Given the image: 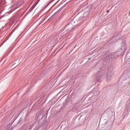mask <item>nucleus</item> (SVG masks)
Segmentation results:
<instances>
[{
    "label": "nucleus",
    "mask_w": 130,
    "mask_h": 130,
    "mask_svg": "<svg viewBox=\"0 0 130 130\" xmlns=\"http://www.w3.org/2000/svg\"><path fill=\"white\" fill-rule=\"evenodd\" d=\"M74 28V26L73 25H71V22H70L64 28H62L61 31H62L63 33L64 32H67V31H71V29H73Z\"/></svg>",
    "instance_id": "f257e3e1"
},
{
    "label": "nucleus",
    "mask_w": 130,
    "mask_h": 130,
    "mask_svg": "<svg viewBox=\"0 0 130 130\" xmlns=\"http://www.w3.org/2000/svg\"><path fill=\"white\" fill-rule=\"evenodd\" d=\"M107 56L106 57V59H112L113 58H115V53H107Z\"/></svg>",
    "instance_id": "f03ea898"
},
{
    "label": "nucleus",
    "mask_w": 130,
    "mask_h": 130,
    "mask_svg": "<svg viewBox=\"0 0 130 130\" xmlns=\"http://www.w3.org/2000/svg\"><path fill=\"white\" fill-rule=\"evenodd\" d=\"M78 22H79V21L77 20V18H74L70 22V25L71 26L72 25V26H73V27L74 28L78 24Z\"/></svg>",
    "instance_id": "7ed1b4c3"
},
{
    "label": "nucleus",
    "mask_w": 130,
    "mask_h": 130,
    "mask_svg": "<svg viewBox=\"0 0 130 130\" xmlns=\"http://www.w3.org/2000/svg\"><path fill=\"white\" fill-rule=\"evenodd\" d=\"M103 80V75H98L96 78V80L97 82H102Z\"/></svg>",
    "instance_id": "20e7f679"
},
{
    "label": "nucleus",
    "mask_w": 130,
    "mask_h": 130,
    "mask_svg": "<svg viewBox=\"0 0 130 130\" xmlns=\"http://www.w3.org/2000/svg\"><path fill=\"white\" fill-rule=\"evenodd\" d=\"M86 12H85L84 14H83V16H82L81 17H80V20H82V19H83V18L85 17V15H86Z\"/></svg>",
    "instance_id": "39448f33"
},
{
    "label": "nucleus",
    "mask_w": 130,
    "mask_h": 130,
    "mask_svg": "<svg viewBox=\"0 0 130 130\" xmlns=\"http://www.w3.org/2000/svg\"><path fill=\"white\" fill-rule=\"evenodd\" d=\"M17 66H18V64H17L16 63H14L13 65H12L13 68H14V67H17Z\"/></svg>",
    "instance_id": "423d86ee"
},
{
    "label": "nucleus",
    "mask_w": 130,
    "mask_h": 130,
    "mask_svg": "<svg viewBox=\"0 0 130 130\" xmlns=\"http://www.w3.org/2000/svg\"><path fill=\"white\" fill-rule=\"evenodd\" d=\"M36 5H37V4H35L34 5V7H35V6H36Z\"/></svg>",
    "instance_id": "0eeeda50"
},
{
    "label": "nucleus",
    "mask_w": 130,
    "mask_h": 130,
    "mask_svg": "<svg viewBox=\"0 0 130 130\" xmlns=\"http://www.w3.org/2000/svg\"><path fill=\"white\" fill-rule=\"evenodd\" d=\"M108 12H109V11H107Z\"/></svg>",
    "instance_id": "6e6552de"
},
{
    "label": "nucleus",
    "mask_w": 130,
    "mask_h": 130,
    "mask_svg": "<svg viewBox=\"0 0 130 130\" xmlns=\"http://www.w3.org/2000/svg\"><path fill=\"white\" fill-rule=\"evenodd\" d=\"M4 16H5V15H4L3 16H2V17H4Z\"/></svg>",
    "instance_id": "1a4fd4ad"
},
{
    "label": "nucleus",
    "mask_w": 130,
    "mask_h": 130,
    "mask_svg": "<svg viewBox=\"0 0 130 130\" xmlns=\"http://www.w3.org/2000/svg\"><path fill=\"white\" fill-rule=\"evenodd\" d=\"M7 130H8V129H7Z\"/></svg>",
    "instance_id": "9d476101"
}]
</instances>
